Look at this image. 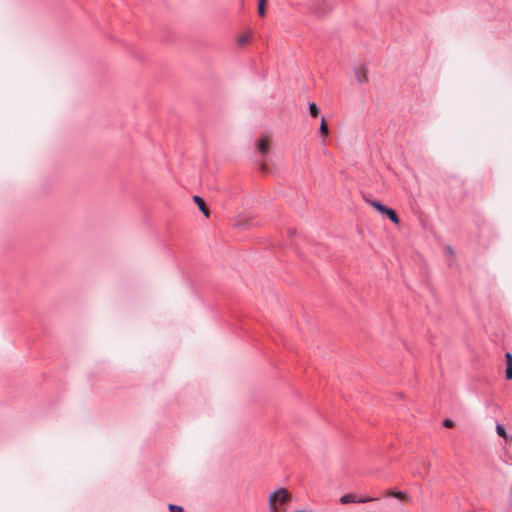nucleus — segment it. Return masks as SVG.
<instances>
[{"label": "nucleus", "instance_id": "1", "mask_svg": "<svg viewBox=\"0 0 512 512\" xmlns=\"http://www.w3.org/2000/svg\"><path fill=\"white\" fill-rule=\"evenodd\" d=\"M291 495L284 488H279L269 496V509L271 512H279V505L289 501Z\"/></svg>", "mask_w": 512, "mask_h": 512}, {"label": "nucleus", "instance_id": "2", "mask_svg": "<svg viewBox=\"0 0 512 512\" xmlns=\"http://www.w3.org/2000/svg\"><path fill=\"white\" fill-rule=\"evenodd\" d=\"M354 74L359 83H366L368 81V69L364 65L355 67Z\"/></svg>", "mask_w": 512, "mask_h": 512}, {"label": "nucleus", "instance_id": "3", "mask_svg": "<svg viewBox=\"0 0 512 512\" xmlns=\"http://www.w3.org/2000/svg\"><path fill=\"white\" fill-rule=\"evenodd\" d=\"M374 500L373 498H360V499H356V497L352 494H346V495H343L341 498H340V502L342 504H349V503H365V502H369V501H372Z\"/></svg>", "mask_w": 512, "mask_h": 512}, {"label": "nucleus", "instance_id": "4", "mask_svg": "<svg viewBox=\"0 0 512 512\" xmlns=\"http://www.w3.org/2000/svg\"><path fill=\"white\" fill-rule=\"evenodd\" d=\"M193 200L197 204L198 208L203 212V214L206 217H209V210H208L204 200L200 196H194Z\"/></svg>", "mask_w": 512, "mask_h": 512}, {"label": "nucleus", "instance_id": "5", "mask_svg": "<svg viewBox=\"0 0 512 512\" xmlns=\"http://www.w3.org/2000/svg\"><path fill=\"white\" fill-rule=\"evenodd\" d=\"M385 215H387V217L395 224H398L399 223V217L397 215V213L391 209V208H386L385 212L383 213Z\"/></svg>", "mask_w": 512, "mask_h": 512}, {"label": "nucleus", "instance_id": "6", "mask_svg": "<svg viewBox=\"0 0 512 512\" xmlns=\"http://www.w3.org/2000/svg\"><path fill=\"white\" fill-rule=\"evenodd\" d=\"M386 495L389 496V497H395L397 499H400V500H407L408 499V496L407 494H405L404 492H401V491H393V490H388L386 492Z\"/></svg>", "mask_w": 512, "mask_h": 512}, {"label": "nucleus", "instance_id": "7", "mask_svg": "<svg viewBox=\"0 0 512 512\" xmlns=\"http://www.w3.org/2000/svg\"><path fill=\"white\" fill-rule=\"evenodd\" d=\"M258 150L262 153V154H266L268 152V139L266 136H263L260 141H259V144H258Z\"/></svg>", "mask_w": 512, "mask_h": 512}, {"label": "nucleus", "instance_id": "8", "mask_svg": "<svg viewBox=\"0 0 512 512\" xmlns=\"http://www.w3.org/2000/svg\"><path fill=\"white\" fill-rule=\"evenodd\" d=\"M367 202L382 214L385 212L387 208L385 205L375 200H367Z\"/></svg>", "mask_w": 512, "mask_h": 512}, {"label": "nucleus", "instance_id": "9", "mask_svg": "<svg viewBox=\"0 0 512 512\" xmlns=\"http://www.w3.org/2000/svg\"><path fill=\"white\" fill-rule=\"evenodd\" d=\"M319 129H320V132H321L323 138H326L329 134V129H328L327 122L325 121L324 118H322V120H321Z\"/></svg>", "mask_w": 512, "mask_h": 512}, {"label": "nucleus", "instance_id": "10", "mask_svg": "<svg viewBox=\"0 0 512 512\" xmlns=\"http://www.w3.org/2000/svg\"><path fill=\"white\" fill-rule=\"evenodd\" d=\"M496 432L500 437H503L504 439H507L509 437L504 426L501 424L496 425Z\"/></svg>", "mask_w": 512, "mask_h": 512}, {"label": "nucleus", "instance_id": "11", "mask_svg": "<svg viewBox=\"0 0 512 512\" xmlns=\"http://www.w3.org/2000/svg\"><path fill=\"white\" fill-rule=\"evenodd\" d=\"M309 111L313 117H317L320 113V109L318 108V106L315 103H311L309 105Z\"/></svg>", "mask_w": 512, "mask_h": 512}, {"label": "nucleus", "instance_id": "12", "mask_svg": "<svg viewBox=\"0 0 512 512\" xmlns=\"http://www.w3.org/2000/svg\"><path fill=\"white\" fill-rule=\"evenodd\" d=\"M250 37H251L250 33L243 34V35L238 37L237 42H238L239 45H244V44H246L250 40Z\"/></svg>", "mask_w": 512, "mask_h": 512}, {"label": "nucleus", "instance_id": "13", "mask_svg": "<svg viewBox=\"0 0 512 512\" xmlns=\"http://www.w3.org/2000/svg\"><path fill=\"white\" fill-rule=\"evenodd\" d=\"M265 5H266V0H259V2H258V13L262 17L265 15Z\"/></svg>", "mask_w": 512, "mask_h": 512}, {"label": "nucleus", "instance_id": "14", "mask_svg": "<svg viewBox=\"0 0 512 512\" xmlns=\"http://www.w3.org/2000/svg\"><path fill=\"white\" fill-rule=\"evenodd\" d=\"M168 508L170 512H183V508L175 504H170Z\"/></svg>", "mask_w": 512, "mask_h": 512}, {"label": "nucleus", "instance_id": "15", "mask_svg": "<svg viewBox=\"0 0 512 512\" xmlns=\"http://www.w3.org/2000/svg\"><path fill=\"white\" fill-rule=\"evenodd\" d=\"M505 359H506V365L512 366V354L510 352H506Z\"/></svg>", "mask_w": 512, "mask_h": 512}, {"label": "nucleus", "instance_id": "16", "mask_svg": "<svg viewBox=\"0 0 512 512\" xmlns=\"http://www.w3.org/2000/svg\"><path fill=\"white\" fill-rule=\"evenodd\" d=\"M506 379L511 380L512 379V366H507L505 371Z\"/></svg>", "mask_w": 512, "mask_h": 512}, {"label": "nucleus", "instance_id": "17", "mask_svg": "<svg viewBox=\"0 0 512 512\" xmlns=\"http://www.w3.org/2000/svg\"><path fill=\"white\" fill-rule=\"evenodd\" d=\"M443 425L446 428H452L454 426V421L451 419H445Z\"/></svg>", "mask_w": 512, "mask_h": 512}, {"label": "nucleus", "instance_id": "18", "mask_svg": "<svg viewBox=\"0 0 512 512\" xmlns=\"http://www.w3.org/2000/svg\"><path fill=\"white\" fill-rule=\"evenodd\" d=\"M265 168H266L265 164H262V167H261L262 171H264Z\"/></svg>", "mask_w": 512, "mask_h": 512}, {"label": "nucleus", "instance_id": "19", "mask_svg": "<svg viewBox=\"0 0 512 512\" xmlns=\"http://www.w3.org/2000/svg\"><path fill=\"white\" fill-rule=\"evenodd\" d=\"M295 512H306V511H303V510H297V511H295Z\"/></svg>", "mask_w": 512, "mask_h": 512}]
</instances>
